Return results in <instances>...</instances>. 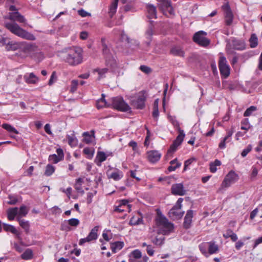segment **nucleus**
Listing matches in <instances>:
<instances>
[{"instance_id":"de8ad7c7","label":"nucleus","mask_w":262,"mask_h":262,"mask_svg":"<svg viewBox=\"0 0 262 262\" xmlns=\"http://www.w3.org/2000/svg\"><path fill=\"white\" fill-rule=\"evenodd\" d=\"M28 210L27 209V207L25 205H22L20 206L19 208V211H18V217L20 216H25L28 213Z\"/></svg>"},{"instance_id":"a211bd4d","label":"nucleus","mask_w":262,"mask_h":262,"mask_svg":"<svg viewBox=\"0 0 262 262\" xmlns=\"http://www.w3.org/2000/svg\"><path fill=\"white\" fill-rule=\"evenodd\" d=\"M146 9L147 12V16L149 19L157 18L156 8L154 5L151 4L147 5L146 6Z\"/></svg>"},{"instance_id":"0e129e2a","label":"nucleus","mask_w":262,"mask_h":262,"mask_svg":"<svg viewBox=\"0 0 262 262\" xmlns=\"http://www.w3.org/2000/svg\"><path fill=\"white\" fill-rule=\"evenodd\" d=\"M183 201V199H182V198L178 199L176 205H174L173 206V207H174V208L181 209V207H182V203Z\"/></svg>"},{"instance_id":"6e6d98bb","label":"nucleus","mask_w":262,"mask_h":262,"mask_svg":"<svg viewBox=\"0 0 262 262\" xmlns=\"http://www.w3.org/2000/svg\"><path fill=\"white\" fill-rule=\"evenodd\" d=\"M57 80V76L56 72L54 71L52 72V75L50 77V80L48 82L49 85H52L54 82Z\"/></svg>"},{"instance_id":"9b49d317","label":"nucleus","mask_w":262,"mask_h":262,"mask_svg":"<svg viewBox=\"0 0 262 262\" xmlns=\"http://www.w3.org/2000/svg\"><path fill=\"white\" fill-rule=\"evenodd\" d=\"M171 193L174 195L182 196L186 194V190L182 183L173 184L171 188Z\"/></svg>"},{"instance_id":"864d4df0","label":"nucleus","mask_w":262,"mask_h":262,"mask_svg":"<svg viewBox=\"0 0 262 262\" xmlns=\"http://www.w3.org/2000/svg\"><path fill=\"white\" fill-rule=\"evenodd\" d=\"M78 80H73L71 82V89H70V92L72 93L75 92L77 88L78 85Z\"/></svg>"},{"instance_id":"393cba45","label":"nucleus","mask_w":262,"mask_h":262,"mask_svg":"<svg viewBox=\"0 0 262 262\" xmlns=\"http://www.w3.org/2000/svg\"><path fill=\"white\" fill-rule=\"evenodd\" d=\"M18 214V208L14 207L8 209L7 211V216L9 220L12 221L14 219L15 216Z\"/></svg>"},{"instance_id":"412c9836","label":"nucleus","mask_w":262,"mask_h":262,"mask_svg":"<svg viewBox=\"0 0 262 262\" xmlns=\"http://www.w3.org/2000/svg\"><path fill=\"white\" fill-rule=\"evenodd\" d=\"M124 246L123 242H116L111 243V248L113 253H116L118 251L121 250Z\"/></svg>"},{"instance_id":"ddd939ff","label":"nucleus","mask_w":262,"mask_h":262,"mask_svg":"<svg viewBox=\"0 0 262 262\" xmlns=\"http://www.w3.org/2000/svg\"><path fill=\"white\" fill-rule=\"evenodd\" d=\"M184 214V211L181 209L172 207L168 212V215L173 220H179L182 217Z\"/></svg>"},{"instance_id":"13d9d810","label":"nucleus","mask_w":262,"mask_h":262,"mask_svg":"<svg viewBox=\"0 0 262 262\" xmlns=\"http://www.w3.org/2000/svg\"><path fill=\"white\" fill-rule=\"evenodd\" d=\"M139 69L145 74H149L151 72V69L146 66L142 65L140 67Z\"/></svg>"},{"instance_id":"79ce46f5","label":"nucleus","mask_w":262,"mask_h":262,"mask_svg":"<svg viewBox=\"0 0 262 262\" xmlns=\"http://www.w3.org/2000/svg\"><path fill=\"white\" fill-rule=\"evenodd\" d=\"M164 240H165V237L164 236H162L159 237L157 236L154 239H153L152 240V242L156 245L161 246L162 245H163L164 244Z\"/></svg>"},{"instance_id":"9d476101","label":"nucleus","mask_w":262,"mask_h":262,"mask_svg":"<svg viewBox=\"0 0 262 262\" xmlns=\"http://www.w3.org/2000/svg\"><path fill=\"white\" fill-rule=\"evenodd\" d=\"M160 3L159 7L164 13H168L172 15L174 14L173 9L171 6V2L168 0H157Z\"/></svg>"},{"instance_id":"cd10ccee","label":"nucleus","mask_w":262,"mask_h":262,"mask_svg":"<svg viewBox=\"0 0 262 262\" xmlns=\"http://www.w3.org/2000/svg\"><path fill=\"white\" fill-rule=\"evenodd\" d=\"M233 48L237 50H241L244 49V43L240 40L234 39L232 41Z\"/></svg>"},{"instance_id":"4be33fe9","label":"nucleus","mask_w":262,"mask_h":262,"mask_svg":"<svg viewBox=\"0 0 262 262\" xmlns=\"http://www.w3.org/2000/svg\"><path fill=\"white\" fill-rule=\"evenodd\" d=\"M170 53L174 56L184 57L185 55L184 51L180 48L174 47L170 50Z\"/></svg>"},{"instance_id":"f03ea898","label":"nucleus","mask_w":262,"mask_h":262,"mask_svg":"<svg viewBox=\"0 0 262 262\" xmlns=\"http://www.w3.org/2000/svg\"><path fill=\"white\" fill-rule=\"evenodd\" d=\"M157 216L155 219L157 226L160 228L161 233L163 235H167L171 232L173 229V224L168 221L164 216L159 209H157Z\"/></svg>"},{"instance_id":"2f4dec72","label":"nucleus","mask_w":262,"mask_h":262,"mask_svg":"<svg viewBox=\"0 0 262 262\" xmlns=\"http://www.w3.org/2000/svg\"><path fill=\"white\" fill-rule=\"evenodd\" d=\"M123 173L122 171L117 170L116 171L112 172L108 177L109 178H112L115 181H118L123 177Z\"/></svg>"},{"instance_id":"1a4fd4ad","label":"nucleus","mask_w":262,"mask_h":262,"mask_svg":"<svg viewBox=\"0 0 262 262\" xmlns=\"http://www.w3.org/2000/svg\"><path fill=\"white\" fill-rule=\"evenodd\" d=\"M238 180V176L234 171H230L226 176L222 184V186L228 187Z\"/></svg>"},{"instance_id":"8fccbe9b","label":"nucleus","mask_w":262,"mask_h":262,"mask_svg":"<svg viewBox=\"0 0 262 262\" xmlns=\"http://www.w3.org/2000/svg\"><path fill=\"white\" fill-rule=\"evenodd\" d=\"M36 49L37 48L35 46L30 45L29 46H27L25 48V50L26 51V52L30 55L33 56V55L32 54V52L36 51Z\"/></svg>"},{"instance_id":"3c124183","label":"nucleus","mask_w":262,"mask_h":262,"mask_svg":"<svg viewBox=\"0 0 262 262\" xmlns=\"http://www.w3.org/2000/svg\"><path fill=\"white\" fill-rule=\"evenodd\" d=\"M79 223V221L77 219L72 218L68 220V224L71 226L76 227Z\"/></svg>"},{"instance_id":"7c9ffc66","label":"nucleus","mask_w":262,"mask_h":262,"mask_svg":"<svg viewBox=\"0 0 262 262\" xmlns=\"http://www.w3.org/2000/svg\"><path fill=\"white\" fill-rule=\"evenodd\" d=\"M98 226H95L94 228H93L91 232L89 233L88 235L89 238L91 240V241L95 240L97 238L98 234L97 232L98 231Z\"/></svg>"},{"instance_id":"603ef678","label":"nucleus","mask_w":262,"mask_h":262,"mask_svg":"<svg viewBox=\"0 0 262 262\" xmlns=\"http://www.w3.org/2000/svg\"><path fill=\"white\" fill-rule=\"evenodd\" d=\"M83 152L90 158L93 157L94 154L93 149L89 147L84 148L83 150Z\"/></svg>"},{"instance_id":"aec40b11","label":"nucleus","mask_w":262,"mask_h":262,"mask_svg":"<svg viewBox=\"0 0 262 262\" xmlns=\"http://www.w3.org/2000/svg\"><path fill=\"white\" fill-rule=\"evenodd\" d=\"M207 244L208 256H209V255L216 253L219 252V246L215 244V242L211 241L210 242H208Z\"/></svg>"},{"instance_id":"c9c22d12","label":"nucleus","mask_w":262,"mask_h":262,"mask_svg":"<svg viewBox=\"0 0 262 262\" xmlns=\"http://www.w3.org/2000/svg\"><path fill=\"white\" fill-rule=\"evenodd\" d=\"M199 249L201 253L206 257H208V252L207 250L208 249V244L202 243L199 246Z\"/></svg>"},{"instance_id":"c756f323","label":"nucleus","mask_w":262,"mask_h":262,"mask_svg":"<svg viewBox=\"0 0 262 262\" xmlns=\"http://www.w3.org/2000/svg\"><path fill=\"white\" fill-rule=\"evenodd\" d=\"M118 0H114L111 4L110 7V10L108 12L110 16L112 17L113 16L116 12L117 6H118Z\"/></svg>"},{"instance_id":"5701e85b","label":"nucleus","mask_w":262,"mask_h":262,"mask_svg":"<svg viewBox=\"0 0 262 262\" xmlns=\"http://www.w3.org/2000/svg\"><path fill=\"white\" fill-rule=\"evenodd\" d=\"M154 34V30L153 27L152 25H150L147 30L145 32V36L146 38L147 39V41H146V43H147V46H149L150 44V42L152 40V36Z\"/></svg>"},{"instance_id":"e2e57ef3","label":"nucleus","mask_w":262,"mask_h":262,"mask_svg":"<svg viewBox=\"0 0 262 262\" xmlns=\"http://www.w3.org/2000/svg\"><path fill=\"white\" fill-rule=\"evenodd\" d=\"M97 191H95L94 193L92 192H88L87 194V203L88 204H91L92 202V199L94 195L96 193Z\"/></svg>"},{"instance_id":"72a5a7b5","label":"nucleus","mask_w":262,"mask_h":262,"mask_svg":"<svg viewBox=\"0 0 262 262\" xmlns=\"http://www.w3.org/2000/svg\"><path fill=\"white\" fill-rule=\"evenodd\" d=\"M241 128L246 131H248L252 127L248 118L243 119L241 121Z\"/></svg>"},{"instance_id":"bb28decb","label":"nucleus","mask_w":262,"mask_h":262,"mask_svg":"<svg viewBox=\"0 0 262 262\" xmlns=\"http://www.w3.org/2000/svg\"><path fill=\"white\" fill-rule=\"evenodd\" d=\"M101 98L97 101V107L98 109H100L104 106H107L108 104L105 99V95L102 94Z\"/></svg>"},{"instance_id":"423d86ee","label":"nucleus","mask_w":262,"mask_h":262,"mask_svg":"<svg viewBox=\"0 0 262 262\" xmlns=\"http://www.w3.org/2000/svg\"><path fill=\"white\" fill-rule=\"evenodd\" d=\"M179 135L170 145V148L168 150V153L174 152L177 150L178 147L182 144L185 135L184 133V130L181 128H179Z\"/></svg>"},{"instance_id":"09e8293b","label":"nucleus","mask_w":262,"mask_h":262,"mask_svg":"<svg viewBox=\"0 0 262 262\" xmlns=\"http://www.w3.org/2000/svg\"><path fill=\"white\" fill-rule=\"evenodd\" d=\"M102 53L104 58L108 57V56H113L110 52V50L107 47V45L103 46V47L102 48Z\"/></svg>"},{"instance_id":"f3484780","label":"nucleus","mask_w":262,"mask_h":262,"mask_svg":"<svg viewBox=\"0 0 262 262\" xmlns=\"http://www.w3.org/2000/svg\"><path fill=\"white\" fill-rule=\"evenodd\" d=\"M105 59L106 66L107 67L110 68L113 71H115L117 69V63L113 56H108V57L105 58Z\"/></svg>"},{"instance_id":"2eb2a0df","label":"nucleus","mask_w":262,"mask_h":262,"mask_svg":"<svg viewBox=\"0 0 262 262\" xmlns=\"http://www.w3.org/2000/svg\"><path fill=\"white\" fill-rule=\"evenodd\" d=\"M147 156L150 162L155 163L160 160L161 155L157 150H151L147 152Z\"/></svg>"},{"instance_id":"49530a36","label":"nucleus","mask_w":262,"mask_h":262,"mask_svg":"<svg viewBox=\"0 0 262 262\" xmlns=\"http://www.w3.org/2000/svg\"><path fill=\"white\" fill-rule=\"evenodd\" d=\"M168 119L174 127H176L178 131L179 132V128H181L180 127V124L178 120L176 119V117L173 116H169Z\"/></svg>"},{"instance_id":"b1692460","label":"nucleus","mask_w":262,"mask_h":262,"mask_svg":"<svg viewBox=\"0 0 262 262\" xmlns=\"http://www.w3.org/2000/svg\"><path fill=\"white\" fill-rule=\"evenodd\" d=\"M24 79L27 83L35 84L38 81L37 77L33 73H30L29 76L25 75Z\"/></svg>"},{"instance_id":"338daca9","label":"nucleus","mask_w":262,"mask_h":262,"mask_svg":"<svg viewBox=\"0 0 262 262\" xmlns=\"http://www.w3.org/2000/svg\"><path fill=\"white\" fill-rule=\"evenodd\" d=\"M146 252L149 255L152 256L154 254L155 250L152 249L151 245H148L146 248Z\"/></svg>"},{"instance_id":"4d7b16f0","label":"nucleus","mask_w":262,"mask_h":262,"mask_svg":"<svg viewBox=\"0 0 262 262\" xmlns=\"http://www.w3.org/2000/svg\"><path fill=\"white\" fill-rule=\"evenodd\" d=\"M252 150V146L251 145L249 144L248 145V146L245 148L243 151L241 153V156L243 157H246L248 154Z\"/></svg>"},{"instance_id":"bf43d9fd","label":"nucleus","mask_w":262,"mask_h":262,"mask_svg":"<svg viewBox=\"0 0 262 262\" xmlns=\"http://www.w3.org/2000/svg\"><path fill=\"white\" fill-rule=\"evenodd\" d=\"M9 199L10 200L8 201V204L9 205H15L18 201L17 198L12 195H9Z\"/></svg>"},{"instance_id":"c85d7f7f","label":"nucleus","mask_w":262,"mask_h":262,"mask_svg":"<svg viewBox=\"0 0 262 262\" xmlns=\"http://www.w3.org/2000/svg\"><path fill=\"white\" fill-rule=\"evenodd\" d=\"M33 257V251L30 249H26L21 255V258L24 260H29Z\"/></svg>"},{"instance_id":"69168bd1","label":"nucleus","mask_w":262,"mask_h":262,"mask_svg":"<svg viewBox=\"0 0 262 262\" xmlns=\"http://www.w3.org/2000/svg\"><path fill=\"white\" fill-rule=\"evenodd\" d=\"M234 132V131L233 128H232L230 130H229L227 132V135L225 137V138H226L227 140H228V142H229L230 140V138H231L232 134H233Z\"/></svg>"},{"instance_id":"20e7f679","label":"nucleus","mask_w":262,"mask_h":262,"mask_svg":"<svg viewBox=\"0 0 262 262\" xmlns=\"http://www.w3.org/2000/svg\"><path fill=\"white\" fill-rule=\"evenodd\" d=\"M107 107H112L114 108L121 112H127L130 110L129 106L125 102L121 97H113L110 100Z\"/></svg>"},{"instance_id":"0eeeda50","label":"nucleus","mask_w":262,"mask_h":262,"mask_svg":"<svg viewBox=\"0 0 262 262\" xmlns=\"http://www.w3.org/2000/svg\"><path fill=\"white\" fill-rule=\"evenodd\" d=\"M219 68L222 76L225 78L230 75V67L227 64V60L225 57H221L219 62Z\"/></svg>"},{"instance_id":"dca6fc26","label":"nucleus","mask_w":262,"mask_h":262,"mask_svg":"<svg viewBox=\"0 0 262 262\" xmlns=\"http://www.w3.org/2000/svg\"><path fill=\"white\" fill-rule=\"evenodd\" d=\"M192 217L193 211L191 210H188L185 216L184 221L183 223V226L185 229H187L190 227L192 223Z\"/></svg>"},{"instance_id":"4c0bfd02","label":"nucleus","mask_w":262,"mask_h":262,"mask_svg":"<svg viewBox=\"0 0 262 262\" xmlns=\"http://www.w3.org/2000/svg\"><path fill=\"white\" fill-rule=\"evenodd\" d=\"M17 221L19 222L20 226L26 231L28 232L29 230V224L28 221H25L24 220H21L20 217H17Z\"/></svg>"},{"instance_id":"a19ab883","label":"nucleus","mask_w":262,"mask_h":262,"mask_svg":"<svg viewBox=\"0 0 262 262\" xmlns=\"http://www.w3.org/2000/svg\"><path fill=\"white\" fill-rule=\"evenodd\" d=\"M55 171V167L51 164H48L46 167L45 175L47 176H50Z\"/></svg>"},{"instance_id":"4468645a","label":"nucleus","mask_w":262,"mask_h":262,"mask_svg":"<svg viewBox=\"0 0 262 262\" xmlns=\"http://www.w3.org/2000/svg\"><path fill=\"white\" fill-rule=\"evenodd\" d=\"M146 97L144 94L139 96L137 100L133 101V104L134 107L137 109H143L145 107Z\"/></svg>"},{"instance_id":"f8f14e48","label":"nucleus","mask_w":262,"mask_h":262,"mask_svg":"<svg viewBox=\"0 0 262 262\" xmlns=\"http://www.w3.org/2000/svg\"><path fill=\"white\" fill-rule=\"evenodd\" d=\"M57 155L53 154L49 156V161L53 162V163L56 164L60 161H62L64 158V154L63 150L60 148H57L56 150Z\"/></svg>"},{"instance_id":"a18cd8bd","label":"nucleus","mask_w":262,"mask_h":262,"mask_svg":"<svg viewBox=\"0 0 262 262\" xmlns=\"http://www.w3.org/2000/svg\"><path fill=\"white\" fill-rule=\"evenodd\" d=\"M129 256L133 258L139 259L142 256L141 252L139 250H135L131 252Z\"/></svg>"},{"instance_id":"6e6552de","label":"nucleus","mask_w":262,"mask_h":262,"mask_svg":"<svg viewBox=\"0 0 262 262\" xmlns=\"http://www.w3.org/2000/svg\"><path fill=\"white\" fill-rule=\"evenodd\" d=\"M222 7L224 11L225 24L230 26L233 23L234 16L228 2L224 4Z\"/></svg>"},{"instance_id":"37998d69","label":"nucleus","mask_w":262,"mask_h":262,"mask_svg":"<svg viewBox=\"0 0 262 262\" xmlns=\"http://www.w3.org/2000/svg\"><path fill=\"white\" fill-rule=\"evenodd\" d=\"M249 42L251 48H255L257 46V38L255 34L251 35L249 39Z\"/></svg>"},{"instance_id":"39448f33","label":"nucleus","mask_w":262,"mask_h":262,"mask_svg":"<svg viewBox=\"0 0 262 262\" xmlns=\"http://www.w3.org/2000/svg\"><path fill=\"white\" fill-rule=\"evenodd\" d=\"M206 35V32L203 31H200L194 34L193 40L200 46L206 47L208 46L210 42V40L205 37Z\"/></svg>"},{"instance_id":"e433bc0d","label":"nucleus","mask_w":262,"mask_h":262,"mask_svg":"<svg viewBox=\"0 0 262 262\" xmlns=\"http://www.w3.org/2000/svg\"><path fill=\"white\" fill-rule=\"evenodd\" d=\"M2 127L7 130L9 133H14L18 134L19 132L12 125L7 123H4L2 125Z\"/></svg>"},{"instance_id":"a878e982","label":"nucleus","mask_w":262,"mask_h":262,"mask_svg":"<svg viewBox=\"0 0 262 262\" xmlns=\"http://www.w3.org/2000/svg\"><path fill=\"white\" fill-rule=\"evenodd\" d=\"M170 164L171 165L168 167L169 171H174L181 165V163L178 162L177 159H174V160H171L170 162Z\"/></svg>"},{"instance_id":"774afa93","label":"nucleus","mask_w":262,"mask_h":262,"mask_svg":"<svg viewBox=\"0 0 262 262\" xmlns=\"http://www.w3.org/2000/svg\"><path fill=\"white\" fill-rule=\"evenodd\" d=\"M45 132L49 135H52V133L51 130V126L49 124H46L44 127Z\"/></svg>"},{"instance_id":"c03bdc74","label":"nucleus","mask_w":262,"mask_h":262,"mask_svg":"<svg viewBox=\"0 0 262 262\" xmlns=\"http://www.w3.org/2000/svg\"><path fill=\"white\" fill-rule=\"evenodd\" d=\"M257 110V107L255 106H251L245 111L244 113V117H248L252 115V113Z\"/></svg>"},{"instance_id":"7ed1b4c3","label":"nucleus","mask_w":262,"mask_h":262,"mask_svg":"<svg viewBox=\"0 0 262 262\" xmlns=\"http://www.w3.org/2000/svg\"><path fill=\"white\" fill-rule=\"evenodd\" d=\"M5 27L12 33L23 38L30 40L35 39V36L32 34L21 28L16 23H6Z\"/></svg>"},{"instance_id":"ea45409f","label":"nucleus","mask_w":262,"mask_h":262,"mask_svg":"<svg viewBox=\"0 0 262 262\" xmlns=\"http://www.w3.org/2000/svg\"><path fill=\"white\" fill-rule=\"evenodd\" d=\"M97 158L98 162L100 163V164L98 165H100L102 162L106 160L107 156L104 152L98 151L97 155Z\"/></svg>"},{"instance_id":"5fc2aeb1","label":"nucleus","mask_w":262,"mask_h":262,"mask_svg":"<svg viewBox=\"0 0 262 262\" xmlns=\"http://www.w3.org/2000/svg\"><path fill=\"white\" fill-rule=\"evenodd\" d=\"M83 136L84 137L83 139V141L85 142L86 143L89 144L91 143L92 139H91V136L90 135V134L88 132H84L83 133Z\"/></svg>"},{"instance_id":"680f3d73","label":"nucleus","mask_w":262,"mask_h":262,"mask_svg":"<svg viewBox=\"0 0 262 262\" xmlns=\"http://www.w3.org/2000/svg\"><path fill=\"white\" fill-rule=\"evenodd\" d=\"M96 71L98 73L100 77H102L103 76L108 72L107 68L98 69L96 70Z\"/></svg>"},{"instance_id":"052dcab7","label":"nucleus","mask_w":262,"mask_h":262,"mask_svg":"<svg viewBox=\"0 0 262 262\" xmlns=\"http://www.w3.org/2000/svg\"><path fill=\"white\" fill-rule=\"evenodd\" d=\"M143 221L142 218H138L135 222H133V217H132L129 221V224L131 225H138L143 223Z\"/></svg>"},{"instance_id":"f704fd0d","label":"nucleus","mask_w":262,"mask_h":262,"mask_svg":"<svg viewBox=\"0 0 262 262\" xmlns=\"http://www.w3.org/2000/svg\"><path fill=\"white\" fill-rule=\"evenodd\" d=\"M3 226H4L3 227L4 229L6 231H10L12 233L14 234H18V231L16 229V228L13 226L9 225V224H4Z\"/></svg>"},{"instance_id":"58836bf2","label":"nucleus","mask_w":262,"mask_h":262,"mask_svg":"<svg viewBox=\"0 0 262 262\" xmlns=\"http://www.w3.org/2000/svg\"><path fill=\"white\" fill-rule=\"evenodd\" d=\"M5 44L7 45L6 49L8 51H15L17 50L19 48L18 44L16 42H13L12 41H9Z\"/></svg>"},{"instance_id":"6ab92c4d","label":"nucleus","mask_w":262,"mask_h":262,"mask_svg":"<svg viewBox=\"0 0 262 262\" xmlns=\"http://www.w3.org/2000/svg\"><path fill=\"white\" fill-rule=\"evenodd\" d=\"M9 18L12 20H16L19 23H25L26 19L18 11L9 13Z\"/></svg>"},{"instance_id":"f257e3e1","label":"nucleus","mask_w":262,"mask_h":262,"mask_svg":"<svg viewBox=\"0 0 262 262\" xmlns=\"http://www.w3.org/2000/svg\"><path fill=\"white\" fill-rule=\"evenodd\" d=\"M64 59L66 62L71 66H75L80 64L83 59L82 49L74 47L66 49Z\"/></svg>"},{"instance_id":"473e14b6","label":"nucleus","mask_w":262,"mask_h":262,"mask_svg":"<svg viewBox=\"0 0 262 262\" xmlns=\"http://www.w3.org/2000/svg\"><path fill=\"white\" fill-rule=\"evenodd\" d=\"M67 138L68 140V143L71 146L75 147L77 146L78 144V141L74 134H73L71 136L67 135Z\"/></svg>"}]
</instances>
